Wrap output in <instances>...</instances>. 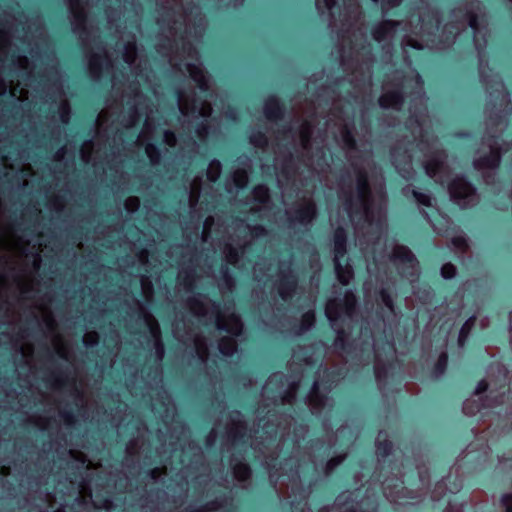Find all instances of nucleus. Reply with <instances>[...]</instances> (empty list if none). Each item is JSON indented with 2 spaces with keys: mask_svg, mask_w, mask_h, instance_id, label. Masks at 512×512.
<instances>
[{
  "mask_svg": "<svg viewBox=\"0 0 512 512\" xmlns=\"http://www.w3.org/2000/svg\"><path fill=\"white\" fill-rule=\"evenodd\" d=\"M270 209L268 188L265 185L256 186L252 192L250 211L259 214V217L263 218L269 214Z\"/></svg>",
  "mask_w": 512,
  "mask_h": 512,
  "instance_id": "obj_13",
  "label": "nucleus"
},
{
  "mask_svg": "<svg viewBox=\"0 0 512 512\" xmlns=\"http://www.w3.org/2000/svg\"><path fill=\"white\" fill-rule=\"evenodd\" d=\"M315 322V314L313 310H309L302 316L301 331L310 329Z\"/></svg>",
  "mask_w": 512,
  "mask_h": 512,
  "instance_id": "obj_42",
  "label": "nucleus"
},
{
  "mask_svg": "<svg viewBox=\"0 0 512 512\" xmlns=\"http://www.w3.org/2000/svg\"><path fill=\"white\" fill-rule=\"evenodd\" d=\"M140 201L137 197H129L125 201V208L129 212H134L138 209Z\"/></svg>",
  "mask_w": 512,
  "mask_h": 512,
  "instance_id": "obj_53",
  "label": "nucleus"
},
{
  "mask_svg": "<svg viewBox=\"0 0 512 512\" xmlns=\"http://www.w3.org/2000/svg\"><path fill=\"white\" fill-rule=\"evenodd\" d=\"M451 199L460 207L473 206L478 201L475 188L462 177H456L448 186Z\"/></svg>",
  "mask_w": 512,
  "mask_h": 512,
  "instance_id": "obj_9",
  "label": "nucleus"
},
{
  "mask_svg": "<svg viewBox=\"0 0 512 512\" xmlns=\"http://www.w3.org/2000/svg\"><path fill=\"white\" fill-rule=\"evenodd\" d=\"M200 197V184L194 180L189 191V204L191 208H195Z\"/></svg>",
  "mask_w": 512,
  "mask_h": 512,
  "instance_id": "obj_39",
  "label": "nucleus"
},
{
  "mask_svg": "<svg viewBox=\"0 0 512 512\" xmlns=\"http://www.w3.org/2000/svg\"><path fill=\"white\" fill-rule=\"evenodd\" d=\"M474 325V317H470L461 327L459 332L458 342L462 346L469 335V332Z\"/></svg>",
  "mask_w": 512,
  "mask_h": 512,
  "instance_id": "obj_40",
  "label": "nucleus"
},
{
  "mask_svg": "<svg viewBox=\"0 0 512 512\" xmlns=\"http://www.w3.org/2000/svg\"><path fill=\"white\" fill-rule=\"evenodd\" d=\"M350 497V494H341L336 502H335V506L332 507L331 510L327 511V512H334L335 509H338V510H343V512H357V510L353 507V505H349L347 500L348 498Z\"/></svg>",
  "mask_w": 512,
  "mask_h": 512,
  "instance_id": "obj_31",
  "label": "nucleus"
},
{
  "mask_svg": "<svg viewBox=\"0 0 512 512\" xmlns=\"http://www.w3.org/2000/svg\"><path fill=\"white\" fill-rule=\"evenodd\" d=\"M250 142L256 147L263 148L267 145V138L264 134L258 132L251 135Z\"/></svg>",
  "mask_w": 512,
  "mask_h": 512,
  "instance_id": "obj_44",
  "label": "nucleus"
},
{
  "mask_svg": "<svg viewBox=\"0 0 512 512\" xmlns=\"http://www.w3.org/2000/svg\"><path fill=\"white\" fill-rule=\"evenodd\" d=\"M487 147L489 155L481 156L474 160V167L477 170H494L500 163L502 150L498 147V142L494 139H489Z\"/></svg>",
  "mask_w": 512,
  "mask_h": 512,
  "instance_id": "obj_14",
  "label": "nucleus"
},
{
  "mask_svg": "<svg viewBox=\"0 0 512 512\" xmlns=\"http://www.w3.org/2000/svg\"><path fill=\"white\" fill-rule=\"evenodd\" d=\"M88 66L91 76L99 79L105 73H110L113 68L112 58L106 49L89 55Z\"/></svg>",
  "mask_w": 512,
  "mask_h": 512,
  "instance_id": "obj_12",
  "label": "nucleus"
},
{
  "mask_svg": "<svg viewBox=\"0 0 512 512\" xmlns=\"http://www.w3.org/2000/svg\"><path fill=\"white\" fill-rule=\"evenodd\" d=\"M324 151L323 149L317 151V153L315 155H312L308 161V166L310 167L311 169V173L314 174V173H319L320 170H322V165H321V161L324 159Z\"/></svg>",
  "mask_w": 512,
  "mask_h": 512,
  "instance_id": "obj_35",
  "label": "nucleus"
},
{
  "mask_svg": "<svg viewBox=\"0 0 512 512\" xmlns=\"http://www.w3.org/2000/svg\"><path fill=\"white\" fill-rule=\"evenodd\" d=\"M375 350V356H376V363H375V376L377 379H380L381 377V368H380V355H379V352L378 350L376 349V347L374 348Z\"/></svg>",
  "mask_w": 512,
  "mask_h": 512,
  "instance_id": "obj_63",
  "label": "nucleus"
},
{
  "mask_svg": "<svg viewBox=\"0 0 512 512\" xmlns=\"http://www.w3.org/2000/svg\"><path fill=\"white\" fill-rule=\"evenodd\" d=\"M292 169V159L289 160V163L286 167H283L281 171H277V182L282 189V196L285 199L286 198V188H284V181H293L295 180V173L294 171H291Z\"/></svg>",
  "mask_w": 512,
  "mask_h": 512,
  "instance_id": "obj_27",
  "label": "nucleus"
},
{
  "mask_svg": "<svg viewBox=\"0 0 512 512\" xmlns=\"http://www.w3.org/2000/svg\"><path fill=\"white\" fill-rule=\"evenodd\" d=\"M144 321L150 332L151 337L154 339L156 356L158 360H162L164 356V346L161 341V332L159 324L152 315L147 313L144 314Z\"/></svg>",
  "mask_w": 512,
  "mask_h": 512,
  "instance_id": "obj_19",
  "label": "nucleus"
},
{
  "mask_svg": "<svg viewBox=\"0 0 512 512\" xmlns=\"http://www.w3.org/2000/svg\"><path fill=\"white\" fill-rule=\"evenodd\" d=\"M374 3H381L382 9H388L397 6L402 0H372Z\"/></svg>",
  "mask_w": 512,
  "mask_h": 512,
  "instance_id": "obj_57",
  "label": "nucleus"
},
{
  "mask_svg": "<svg viewBox=\"0 0 512 512\" xmlns=\"http://www.w3.org/2000/svg\"><path fill=\"white\" fill-rule=\"evenodd\" d=\"M264 114L269 120H276L282 115V107L276 97H270L266 100Z\"/></svg>",
  "mask_w": 512,
  "mask_h": 512,
  "instance_id": "obj_25",
  "label": "nucleus"
},
{
  "mask_svg": "<svg viewBox=\"0 0 512 512\" xmlns=\"http://www.w3.org/2000/svg\"><path fill=\"white\" fill-rule=\"evenodd\" d=\"M212 224H213V218L212 217H208L204 221L202 238H203V241H205V242H207L209 237H210V229H211Z\"/></svg>",
  "mask_w": 512,
  "mask_h": 512,
  "instance_id": "obj_54",
  "label": "nucleus"
},
{
  "mask_svg": "<svg viewBox=\"0 0 512 512\" xmlns=\"http://www.w3.org/2000/svg\"><path fill=\"white\" fill-rule=\"evenodd\" d=\"M339 199L343 202L344 212L354 225L360 248L366 254L369 242L377 239L373 246L378 244L386 227L384 186L380 183L372 191L367 174L359 170L354 188L351 184L342 183Z\"/></svg>",
  "mask_w": 512,
  "mask_h": 512,
  "instance_id": "obj_1",
  "label": "nucleus"
},
{
  "mask_svg": "<svg viewBox=\"0 0 512 512\" xmlns=\"http://www.w3.org/2000/svg\"><path fill=\"white\" fill-rule=\"evenodd\" d=\"M297 139L299 140L303 150L308 155L311 149V136H312V123L304 121L297 132Z\"/></svg>",
  "mask_w": 512,
  "mask_h": 512,
  "instance_id": "obj_23",
  "label": "nucleus"
},
{
  "mask_svg": "<svg viewBox=\"0 0 512 512\" xmlns=\"http://www.w3.org/2000/svg\"><path fill=\"white\" fill-rule=\"evenodd\" d=\"M177 104L183 117L182 125H186L188 130L193 126L194 120L202 119L201 123L197 125L195 133L200 140H203L208 135L207 122L212 112L210 103L207 100L190 98L185 93L179 92Z\"/></svg>",
  "mask_w": 512,
  "mask_h": 512,
  "instance_id": "obj_5",
  "label": "nucleus"
},
{
  "mask_svg": "<svg viewBox=\"0 0 512 512\" xmlns=\"http://www.w3.org/2000/svg\"><path fill=\"white\" fill-rule=\"evenodd\" d=\"M195 352L198 358L202 362H206L208 359V345L204 338L196 337L194 340Z\"/></svg>",
  "mask_w": 512,
  "mask_h": 512,
  "instance_id": "obj_32",
  "label": "nucleus"
},
{
  "mask_svg": "<svg viewBox=\"0 0 512 512\" xmlns=\"http://www.w3.org/2000/svg\"><path fill=\"white\" fill-rule=\"evenodd\" d=\"M320 383L315 381L308 395L307 402L313 414L319 413L328 402V398L319 394Z\"/></svg>",
  "mask_w": 512,
  "mask_h": 512,
  "instance_id": "obj_22",
  "label": "nucleus"
},
{
  "mask_svg": "<svg viewBox=\"0 0 512 512\" xmlns=\"http://www.w3.org/2000/svg\"><path fill=\"white\" fill-rule=\"evenodd\" d=\"M402 46L404 49L407 47L415 49H423L424 47H431L428 43H420L418 39H414L410 34L405 33L402 36Z\"/></svg>",
  "mask_w": 512,
  "mask_h": 512,
  "instance_id": "obj_37",
  "label": "nucleus"
},
{
  "mask_svg": "<svg viewBox=\"0 0 512 512\" xmlns=\"http://www.w3.org/2000/svg\"><path fill=\"white\" fill-rule=\"evenodd\" d=\"M383 491H384V495L386 496V498H388L389 500H391L393 502L398 501V495H397L398 491L394 492L391 489V485L389 484V482L387 480L383 483Z\"/></svg>",
  "mask_w": 512,
  "mask_h": 512,
  "instance_id": "obj_50",
  "label": "nucleus"
},
{
  "mask_svg": "<svg viewBox=\"0 0 512 512\" xmlns=\"http://www.w3.org/2000/svg\"><path fill=\"white\" fill-rule=\"evenodd\" d=\"M472 400H466L463 404V411L466 415H474L476 412H479L483 405L477 404L475 407L473 406Z\"/></svg>",
  "mask_w": 512,
  "mask_h": 512,
  "instance_id": "obj_45",
  "label": "nucleus"
},
{
  "mask_svg": "<svg viewBox=\"0 0 512 512\" xmlns=\"http://www.w3.org/2000/svg\"><path fill=\"white\" fill-rule=\"evenodd\" d=\"M402 26V22L384 21L373 29V38L378 42L393 39Z\"/></svg>",
  "mask_w": 512,
  "mask_h": 512,
  "instance_id": "obj_17",
  "label": "nucleus"
},
{
  "mask_svg": "<svg viewBox=\"0 0 512 512\" xmlns=\"http://www.w3.org/2000/svg\"><path fill=\"white\" fill-rule=\"evenodd\" d=\"M452 244L459 251H464L467 247L466 239L462 235L453 237Z\"/></svg>",
  "mask_w": 512,
  "mask_h": 512,
  "instance_id": "obj_52",
  "label": "nucleus"
},
{
  "mask_svg": "<svg viewBox=\"0 0 512 512\" xmlns=\"http://www.w3.org/2000/svg\"><path fill=\"white\" fill-rule=\"evenodd\" d=\"M189 309L194 315L215 323L218 330L226 331L232 336H238L242 332L243 325L239 316L235 313H220L218 305L212 303L206 296L198 295L191 298Z\"/></svg>",
  "mask_w": 512,
  "mask_h": 512,
  "instance_id": "obj_3",
  "label": "nucleus"
},
{
  "mask_svg": "<svg viewBox=\"0 0 512 512\" xmlns=\"http://www.w3.org/2000/svg\"><path fill=\"white\" fill-rule=\"evenodd\" d=\"M389 286L381 284V287L378 291V298L384 304V306L392 313H394L393 302L388 294Z\"/></svg>",
  "mask_w": 512,
  "mask_h": 512,
  "instance_id": "obj_36",
  "label": "nucleus"
},
{
  "mask_svg": "<svg viewBox=\"0 0 512 512\" xmlns=\"http://www.w3.org/2000/svg\"><path fill=\"white\" fill-rule=\"evenodd\" d=\"M339 141L348 151H351L355 148V141L352 135V131L347 124H344L339 128Z\"/></svg>",
  "mask_w": 512,
  "mask_h": 512,
  "instance_id": "obj_28",
  "label": "nucleus"
},
{
  "mask_svg": "<svg viewBox=\"0 0 512 512\" xmlns=\"http://www.w3.org/2000/svg\"><path fill=\"white\" fill-rule=\"evenodd\" d=\"M123 59L128 64L131 72L136 76L143 78V71L140 69V65H136L137 60V47L135 41H128L123 50Z\"/></svg>",
  "mask_w": 512,
  "mask_h": 512,
  "instance_id": "obj_20",
  "label": "nucleus"
},
{
  "mask_svg": "<svg viewBox=\"0 0 512 512\" xmlns=\"http://www.w3.org/2000/svg\"><path fill=\"white\" fill-rule=\"evenodd\" d=\"M392 449V444L386 439V435L379 433L376 440V453L378 457L387 456Z\"/></svg>",
  "mask_w": 512,
  "mask_h": 512,
  "instance_id": "obj_29",
  "label": "nucleus"
},
{
  "mask_svg": "<svg viewBox=\"0 0 512 512\" xmlns=\"http://www.w3.org/2000/svg\"><path fill=\"white\" fill-rule=\"evenodd\" d=\"M141 288L145 299L149 301L152 297V286L148 281L147 277L143 276L141 278Z\"/></svg>",
  "mask_w": 512,
  "mask_h": 512,
  "instance_id": "obj_47",
  "label": "nucleus"
},
{
  "mask_svg": "<svg viewBox=\"0 0 512 512\" xmlns=\"http://www.w3.org/2000/svg\"><path fill=\"white\" fill-rule=\"evenodd\" d=\"M456 274V268L451 263H446L441 268V275L445 279H451Z\"/></svg>",
  "mask_w": 512,
  "mask_h": 512,
  "instance_id": "obj_46",
  "label": "nucleus"
},
{
  "mask_svg": "<svg viewBox=\"0 0 512 512\" xmlns=\"http://www.w3.org/2000/svg\"><path fill=\"white\" fill-rule=\"evenodd\" d=\"M159 134H161L163 136L164 142L168 146L174 147L176 145L177 139L173 132H171L169 130H163V131H160Z\"/></svg>",
  "mask_w": 512,
  "mask_h": 512,
  "instance_id": "obj_48",
  "label": "nucleus"
},
{
  "mask_svg": "<svg viewBox=\"0 0 512 512\" xmlns=\"http://www.w3.org/2000/svg\"><path fill=\"white\" fill-rule=\"evenodd\" d=\"M144 102L145 99L142 94L136 91L130 116L125 126L127 128L134 126L140 120L141 116L145 115L144 127L137 138V145L144 147L145 153L152 164H157L160 159V153L158 148L151 143L150 140L153 139L158 132L153 124L152 111H148L147 106H144Z\"/></svg>",
  "mask_w": 512,
  "mask_h": 512,
  "instance_id": "obj_2",
  "label": "nucleus"
},
{
  "mask_svg": "<svg viewBox=\"0 0 512 512\" xmlns=\"http://www.w3.org/2000/svg\"><path fill=\"white\" fill-rule=\"evenodd\" d=\"M488 388V384L483 380V381H480L476 387V391H475V394L478 396L480 395L481 393H483L484 391H486Z\"/></svg>",
  "mask_w": 512,
  "mask_h": 512,
  "instance_id": "obj_64",
  "label": "nucleus"
},
{
  "mask_svg": "<svg viewBox=\"0 0 512 512\" xmlns=\"http://www.w3.org/2000/svg\"><path fill=\"white\" fill-rule=\"evenodd\" d=\"M345 254L346 233L339 226L334 233V265L337 279L342 285H347L354 275L351 265L348 262L343 265L341 262Z\"/></svg>",
  "mask_w": 512,
  "mask_h": 512,
  "instance_id": "obj_8",
  "label": "nucleus"
},
{
  "mask_svg": "<svg viewBox=\"0 0 512 512\" xmlns=\"http://www.w3.org/2000/svg\"><path fill=\"white\" fill-rule=\"evenodd\" d=\"M390 264L397 269L402 277L410 282L418 275V262L412 252L405 246H394L392 253L388 256Z\"/></svg>",
  "mask_w": 512,
  "mask_h": 512,
  "instance_id": "obj_7",
  "label": "nucleus"
},
{
  "mask_svg": "<svg viewBox=\"0 0 512 512\" xmlns=\"http://www.w3.org/2000/svg\"><path fill=\"white\" fill-rule=\"evenodd\" d=\"M318 9L325 8L331 10L335 6V0H316Z\"/></svg>",
  "mask_w": 512,
  "mask_h": 512,
  "instance_id": "obj_58",
  "label": "nucleus"
},
{
  "mask_svg": "<svg viewBox=\"0 0 512 512\" xmlns=\"http://www.w3.org/2000/svg\"><path fill=\"white\" fill-rule=\"evenodd\" d=\"M223 277H224L226 287L228 289H232V287L234 286V281H233V278L228 274L227 267H225V269L223 270Z\"/></svg>",
  "mask_w": 512,
  "mask_h": 512,
  "instance_id": "obj_62",
  "label": "nucleus"
},
{
  "mask_svg": "<svg viewBox=\"0 0 512 512\" xmlns=\"http://www.w3.org/2000/svg\"><path fill=\"white\" fill-rule=\"evenodd\" d=\"M465 25H468L472 29L475 47L479 54H481V51L486 45V27L484 26L483 17H479V15L471 8L466 11L461 23V26Z\"/></svg>",
  "mask_w": 512,
  "mask_h": 512,
  "instance_id": "obj_11",
  "label": "nucleus"
},
{
  "mask_svg": "<svg viewBox=\"0 0 512 512\" xmlns=\"http://www.w3.org/2000/svg\"><path fill=\"white\" fill-rule=\"evenodd\" d=\"M403 192L405 195H408L411 192L413 197L415 198V200L423 206H426V207L432 206V199H431L430 195H428L426 193L418 192L414 189H410V187L404 188Z\"/></svg>",
  "mask_w": 512,
  "mask_h": 512,
  "instance_id": "obj_33",
  "label": "nucleus"
},
{
  "mask_svg": "<svg viewBox=\"0 0 512 512\" xmlns=\"http://www.w3.org/2000/svg\"><path fill=\"white\" fill-rule=\"evenodd\" d=\"M186 72L189 76L194 80V82L198 85L199 89L202 92H207L210 88L209 78L206 75L201 63L195 62H187L185 63Z\"/></svg>",
  "mask_w": 512,
  "mask_h": 512,
  "instance_id": "obj_16",
  "label": "nucleus"
},
{
  "mask_svg": "<svg viewBox=\"0 0 512 512\" xmlns=\"http://www.w3.org/2000/svg\"><path fill=\"white\" fill-rule=\"evenodd\" d=\"M448 356L445 352L441 353L435 366V375H441L447 366Z\"/></svg>",
  "mask_w": 512,
  "mask_h": 512,
  "instance_id": "obj_43",
  "label": "nucleus"
},
{
  "mask_svg": "<svg viewBox=\"0 0 512 512\" xmlns=\"http://www.w3.org/2000/svg\"><path fill=\"white\" fill-rule=\"evenodd\" d=\"M343 459H344L343 456H339L337 458H333V459L329 460L326 465V472L327 473L331 472L337 465H339L343 461Z\"/></svg>",
  "mask_w": 512,
  "mask_h": 512,
  "instance_id": "obj_59",
  "label": "nucleus"
},
{
  "mask_svg": "<svg viewBox=\"0 0 512 512\" xmlns=\"http://www.w3.org/2000/svg\"><path fill=\"white\" fill-rule=\"evenodd\" d=\"M248 229H249V232H250V235L252 238H258V237L264 235V233H265V229L261 225H255L252 227L248 226Z\"/></svg>",
  "mask_w": 512,
  "mask_h": 512,
  "instance_id": "obj_55",
  "label": "nucleus"
},
{
  "mask_svg": "<svg viewBox=\"0 0 512 512\" xmlns=\"http://www.w3.org/2000/svg\"><path fill=\"white\" fill-rule=\"evenodd\" d=\"M83 342L86 346H93L98 342V335L96 333H87L83 338Z\"/></svg>",
  "mask_w": 512,
  "mask_h": 512,
  "instance_id": "obj_56",
  "label": "nucleus"
},
{
  "mask_svg": "<svg viewBox=\"0 0 512 512\" xmlns=\"http://www.w3.org/2000/svg\"><path fill=\"white\" fill-rule=\"evenodd\" d=\"M424 169L426 174L436 182L443 184L449 175V168L446 164V154L438 149L437 143L433 142L425 154Z\"/></svg>",
  "mask_w": 512,
  "mask_h": 512,
  "instance_id": "obj_6",
  "label": "nucleus"
},
{
  "mask_svg": "<svg viewBox=\"0 0 512 512\" xmlns=\"http://www.w3.org/2000/svg\"><path fill=\"white\" fill-rule=\"evenodd\" d=\"M378 262H379V259L376 256H374L373 257V263H368V265H367V270H368V272H369L371 277H372L374 271H376V270L379 271L380 270V268L378 267Z\"/></svg>",
  "mask_w": 512,
  "mask_h": 512,
  "instance_id": "obj_60",
  "label": "nucleus"
},
{
  "mask_svg": "<svg viewBox=\"0 0 512 512\" xmlns=\"http://www.w3.org/2000/svg\"><path fill=\"white\" fill-rule=\"evenodd\" d=\"M297 280L292 272L284 274L277 283V290L281 298L285 301L290 299L295 293Z\"/></svg>",
  "mask_w": 512,
  "mask_h": 512,
  "instance_id": "obj_21",
  "label": "nucleus"
},
{
  "mask_svg": "<svg viewBox=\"0 0 512 512\" xmlns=\"http://www.w3.org/2000/svg\"><path fill=\"white\" fill-rule=\"evenodd\" d=\"M233 473H234V477L238 481H245L250 476V468L245 463H242V462L235 463V464H233Z\"/></svg>",
  "mask_w": 512,
  "mask_h": 512,
  "instance_id": "obj_34",
  "label": "nucleus"
},
{
  "mask_svg": "<svg viewBox=\"0 0 512 512\" xmlns=\"http://www.w3.org/2000/svg\"><path fill=\"white\" fill-rule=\"evenodd\" d=\"M69 10L72 14V24L76 32L86 27V11L82 0H69Z\"/></svg>",
  "mask_w": 512,
  "mask_h": 512,
  "instance_id": "obj_18",
  "label": "nucleus"
},
{
  "mask_svg": "<svg viewBox=\"0 0 512 512\" xmlns=\"http://www.w3.org/2000/svg\"><path fill=\"white\" fill-rule=\"evenodd\" d=\"M394 165L396 169L398 170L399 174L405 178L410 179L413 175L412 167L410 163L405 164L404 166H401L400 162L394 158Z\"/></svg>",
  "mask_w": 512,
  "mask_h": 512,
  "instance_id": "obj_41",
  "label": "nucleus"
},
{
  "mask_svg": "<svg viewBox=\"0 0 512 512\" xmlns=\"http://www.w3.org/2000/svg\"><path fill=\"white\" fill-rule=\"evenodd\" d=\"M406 87V81H402L397 87L393 90H388L385 86L384 93L379 99V104L383 108H392L398 109L403 100H404V89Z\"/></svg>",
  "mask_w": 512,
  "mask_h": 512,
  "instance_id": "obj_15",
  "label": "nucleus"
},
{
  "mask_svg": "<svg viewBox=\"0 0 512 512\" xmlns=\"http://www.w3.org/2000/svg\"><path fill=\"white\" fill-rule=\"evenodd\" d=\"M356 307V297L352 291H346L343 298L329 299L325 314L332 329L336 332L335 347L343 348L346 341V333L342 324L347 326L353 321Z\"/></svg>",
  "mask_w": 512,
  "mask_h": 512,
  "instance_id": "obj_4",
  "label": "nucleus"
},
{
  "mask_svg": "<svg viewBox=\"0 0 512 512\" xmlns=\"http://www.w3.org/2000/svg\"><path fill=\"white\" fill-rule=\"evenodd\" d=\"M92 148V142L88 141L85 142L80 150L81 159L85 163H89L91 161V154L89 152V149Z\"/></svg>",
  "mask_w": 512,
  "mask_h": 512,
  "instance_id": "obj_49",
  "label": "nucleus"
},
{
  "mask_svg": "<svg viewBox=\"0 0 512 512\" xmlns=\"http://www.w3.org/2000/svg\"><path fill=\"white\" fill-rule=\"evenodd\" d=\"M502 502L506 508V512H512V494L504 495Z\"/></svg>",
  "mask_w": 512,
  "mask_h": 512,
  "instance_id": "obj_61",
  "label": "nucleus"
},
{
  "mask_svg": "<svg viewBox=\"0 0 512 512\" xmlns=\"http://www.w3.org/2000/svg\"><path fill=\"white\" fill-rule=\"evenodd\" d=\"M60 119L63 123L67 124L70 116V107L67 102H63L59 107Z\"/></svg>",
  "mask_w": 512,
  "mask_h": 512,
  "instance_id": "obj_51",
  "label": "nucleus"
},
{
  "mask_svg": "<svg viewBox=\"0 0 512 512\" xmlns=\"http://www.w3.org/2000/svg\"><path fill=\"white\" fill-rule=\"evenodd\" d=\"M218 346L220 353L225 356L233 355L236 351V342L232 336L223 337Z\"/></svg>",
  "mask_w": 512,
  "mask_h": 512,
  "instance_id": "obj_30",
  "label": "nucleus"
},
{
  "mask_svg": "<svg viewBox=\"0 0 512 512\" xmlns=\"http://www.w3.org/2000/svg\"><path fill=\"white\" fill-rule=\"evenodd\" d=\"M286 214L292 222L308 224L315 217L316 209L312 198L305 195L299 197V202L286 209Z\"/></svg>",
  "mask_w": 512,
  "mask_h": 512,
  "instance_id": "obj_10",
  "label": "nucleus"
},
{
  "mask_svg": "<svg viewBox=\"0 0 512 512\" xmlns=\"http://www.w3.org/2000/svg\"><path fill=\"white\" fill-rule=\"evenodd\" d=\"M247 249V246H241L238 249L232 244H227L224 250L226 262L240 268L241 258L245 255Z\"/></svg>",
  "mask_w": 512,
  "mask_h": 512,
  "instance_id": "obj_24",
  "label": "nucleus"
},
{
  "mask_svg": "<svg viewBox=\"0 0 512 512\" xmlns=\"http://www.w3.org/2000/svg\"><path fill=\"white\" fill-rule=\"evenodd\" d=\"M248 183V174L245 170L239 169L234 171L231 176V180L227 182L228 192H232L233 187L236 189H242Z\"/></svg>",
  "mask_w": 512,
  "mask_h": 512,
  "instance_id": "obj_26",
  "label": "nucleus"
},
{
  "mask_svg": "<svg viewBox=\"0 0 512 512\" xmlns=\"http://www.w3.org/2000/svg\"><path fill=\"white\" fill-rule=\"evenodd\" d=\"M221 163L218 160H213L209 163L207 168V177L211 182H215L221 173Z\"/></svg>",
  "mask_w": 512,
  "mask_h": 512,
  "instance_id": "obj_38",
  "label": "nucleus"
}]
</instances>
